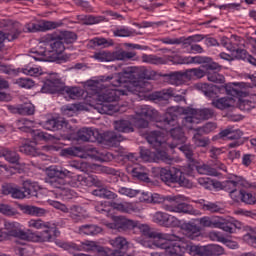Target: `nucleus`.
Listing matches in <instances>:
<instances>
[{
  "mask_svg": "<svg viewBox=\"0 0 256 256\" xmlns=\"http://www.w3.org/2000/svg\"><path fill=\"white\" fill-rule=\"evenodd\" d=\"M80 235H99L103 228L95 225V224H86L82 225L78 229Z\"/></svg>",
  "mask_w": 256,
  "mask_h": 256,
  "instance_id": "8fccbe9b",
  "label": "nucleus"
},
{
  "mask_svg": "<svg viewBox=\"0 0 256 256\" xmlns=\"http://www.w3.org/2000/svg\"><path fill=\"white\" fill-rule=\"evenodd\" d=\"M137 56V52H127L124 50L118 51H100L94 54V59L97 61L109 62V61H127Z\"/></svg>",
  "mask_w": 256,
  "mask_h": 256,
  "instance_id": "f8f14e48",
  "label": "nucleus"
},
{
  "mask_svg": "<svg viewBox=\"0 0 256 256\" xmlns=\"http://www.w3.org/2000/svg\"><path fill=\"white\" fill-rule=\"evenodd\" d=\"M164 77L167 78V81H169V83L171 85H185L187 83V81H189L187 79V70L185 72H171L169 74H165Z\"/></svg>",
  "mask_w": 256,
  "mask_h": 256,
  "instance_id": "473e14b6",
  "label": "nucleus"
},
{
  "mask_svg": "<svg viewBox=\"0 0 256 256\" xmlns=\"http://www.w3.org/2000/svg\"><path fill=\"white\" fill-rule=\"evenodd\" d=\"M80 179L82 181V187H101L103 185V181L96 175H82Z\"/></svg>",
  "mask_w": 256,
  "mask_h": 256,
  "instance_id": "a18cd8bd",
  "label": "nucleus"
},
{
  "mask_svg": "<svg viewBox=\"0 0 256 256\" xmlns=\"http://www.w3.org/2000/svg\"><path fill=\"white\" fill-rule=\"evenodd\" d=\"M131 175L138 181H143L144 183H151V178H149V174L146 172L145 167L136 166L132 168Z\"/></svg>",
  "mask_w": 256,
  "mask_h": 256,
  "instance_id": "58836bf2",
  "label": "nucleus"
},
{
  "mask_svg": "<svg viewBox=\"0 0 256 256\" xmlns=\"http://www.w3.org/2000/svg\"><path fill=\"white\" fill-rule=\"evenodd\" d=\"M199 89L204 93L206 97H215L217 93H223V91H226L227 95H239V91H237L235 88H231L229 86H217L213 84H200Z\"/></svg>",
  "mask_w": 256,
  "mask_h": 256,
  "instance_id": "aec40b11",
  "label": "nucleus"
},
{
  "mask_svg": "<svg viewBox=\"0 0 256 256\" xmlns=\"http://www.w3.org/2000/svg\"><path fill=\"white\" fill-rule=\"evenodd\" d=\"M218 229H222L225 233L232 234L235 233L237 229H241V224L238 222H231L229 219L224 218L222 219V222H220Z\"/></svg>",
  "mask_w": 256,
  "mask_h": 256,
  "instance_id": "c03bdc74",
  "label": "nucleus"
},
{
  "mask_svg": "<svg viewBox=\"0 0 256 256\" xmlns=\"http://www.w3.org/2000/svg\"><path fill=\"white\" fill-rule=\"evenodd\" d=\"M110 244L114 247V250L108 256H125L127 249H129V242L124 237H116L110 240Z\"/></svg>",
  "mask_w": 256,
  "mask_h": 256,
  "instance_id": "bb28decb",
  "label": "nucleus"
},
{
  "mask_svg": "<svg viewBox=\"0 0 256 256\" xmlns=\"http://www.w3.org/2000/svg\"><path fill=\"white\" fill-rule=\"evenodd\" d=\"M29 227L33 229H40L41 232L38 233H30L32 241L36 243H45L47 241H51L54 237H59V230H57V226L55 224H51V222H45L41 219H31L28 222Z\"/></svg>",
  "mask_w": 256,
  "mask_h": 256,
  "instance_id": "423d86ee",
  "label": "nucleus"
},
{
  "mask_svg": "<svg viewBox=\"0 0 256 256\" xmlns=\"http://www.w3.org/2000/svg\"><path fill=\"white\" fill-rule=\"evenodd\" d=\"M167 247V255L183 256L185 253L192 256H207V246L195 245L191 242H172Z\"/></svg>",
  "mask_w": 256,
  "mask_h": 256,
  "instance_id": "0eeeda50",
  "label": "nucleus"
},
{
  "mask_svg": "<svg viewBox=\"0 0 256 256\" xmlns=\"http://www.w3.org/2000/svg\"><path fill=\"white\" fill-rule=\"evenodd\" d=\"M137 226V221L128 219L124 216H114L113 223L106 224L108 229H115L119 231V233H123L125 231H133Z\"/></svg>",
  "mask_w": 256,
  "mask_h": 256,
  "instance_id": "a211bd4d",
  "label": "nucleus"
},
{
  "mask_svg": "<svg viewBox=\"0 0 256 256\" xmlns=\"http://www.w3.org/2000/svg\"><path fill=\"white\" fill-rule=\"evenodd\" d=\"M159 177L163 183L166 185H171V183H178L180 187H191V181L185 178V174L181 169L176 167L171 168H161L159 171Z\"/></svg>",
  "mask_w": 256,
  "mask_h": 256,
  "instance_id": "9b49d317",
  "label": "nucleus"
},
{
  "mask_svg": "<svg viewBox=\"0 0 256 256\" xmlns=\"http://www.w3.org/2000/svg\"><path fill=\"white\" fill-rule=\"evenodd\" d=\"M64 84L65 83L59 78L47 79L41 88V92L50 95H61Z\"/></svg>",
  "mask_w": 256,
  "mask_h": 256,
  "instance_id": "b1692460",
  "label": "nucleus"
},
{
  "mask_svg": "<svg viewBox=\"0 0 256 256\" xmlns=\"http://www.w3.org/2000/svg\"><path fill=\"white\" fill-rule=\"evenodd\" d=\"M114 127L119 133H133L135 129L129 120H118L114 122Z\"/></svg>",
  "mask_w": 256,
  "mask_h": 256,
  "instance_id": "de8ad7c7",
  "label": "nucleus"
},
{
  "mask_svg": "<svg viewBox=\"0 0 256 256\" xmlns=\"http://www.w3.org/2000/svg\"><path fill=\"white\" fill-rule=\"evenodd\" d=\"M120 77L124 83H135V79H151V76L147 74V70L139 72V68L128 66L123 68L122 72H119Z\"/></svg>",
  "mask_w": 256,
  "mask_h": 256,
  "instance_id": "6ab92c4d",
  "label": "nucleus"
},
{
  "mask_svg": "<svg viewBox=\"0 0 256 256\" xmlns=\"http://www.w3.org/2000/svg\"><path fill=\"white\" fill-rule=\"evenodd\" d=\"M69 173V170L63 169L62 167L50 166L46 170L47 176L45 177V183L52 187V189H57L58 195L66 201L75 197V191L65 187V178Z\"/></svg>",
  "mask_w": 256,
  "mask_h": 256,
  "instance_id": "f03ea898",
  "label": "nucleus"
},
{
  "mask_svg": "<svg viewBox=\"0 0 256 256\" xmlns=\"http://www.w3.org/2000/svg\"><path fill=\"white\" fill-rule=\"evenodd\" d=\"M16 85L23 89H31V87L35 86V82L30 78H19L16 80Z\"/></svg>",
  "mask_w": 256,
  "mask_h": 256,
  "instance_id": "338daca9",
  "label": "nucleus"
},
{
  "mask_svg": "<svg viewBox=\"0 0 256 256\" xmlns=\"http://www.w3.org/2000/svg\"><path fill=\"white\" fill-rule=\"evenodd\" d=\"M0 213H2V215H6L7 217H13L19 212H17V209L11 207L9 204H0Z\"/></svg>",
  "mask_w": 256,
  "mask_h": 256,
  "instance_id": "680f3d73",
  "label": "nucleus"
},
{
  "mask_svg": "<svg viewBox=\"0 0 256 256\" xmlns=\"http://www.w3.org/2000/svg\"><path fill=\"white\" fill-rule=\"evenodd\" d=\"M118 193L120 195H125L126 197H137V195L141 193V190H135L133 188H128V187H120L118 189Z\"/></svg>",
  "mask_w": 256,
  "mask_h": 256,
  "instance_id": "0e129e2a",
  "label": "nucleus"
},
{
  "mask_svg": "<svg viewBox=\"0 0 256 256\" xmlns=\"http://www.w3.org/2000/svg\"><path fill=\"white\" fill-rule=\"evenodd\" d=\"M63 22H53V21H42L40 23H29L25 25V29L28 33H39L43 31H51V29H57L61 27Z\"/></svg>",
  "mask_w": 256,
  "mask_h": 256,
  "instance_id": "5701e85b",
  "label": "nucleus"
},
{
  "mask_svg": "<svg viewBox=\"0 0 256 256\" xmlns=\"http://www.w3.org/2000/svg\"><path fill=\"white\" fill-rule=\"evenodd\" d=\"M202 67L205 69V71H207V74L211 73V71H221V65H219L217 62H213V58H210V60L202 65Z\"/></svg>",
  "mask_w": 256,
  "mask_h": 256,
  "instance_id": "69168bd1",
  "label": "nucleus"
},
{
  "mask_svg": "<svg viewBox=\"0 0 256 256\" xmlns=\"http://www.w3.org/2000/svg\"><path fill=\"white\" fill-rule=\"evenodd\" d=\"M20 115H34L35 114V106L30 103V102H26L23 104H20Z\"/></svg>",
  "mask_w": 256,
  "mask_h": 256,
  "instance_id": "052dcab7",
  "label": "nucleus"
},
{
  "mask_svg": "<svg viewBox=\"0 0 256 256\" xmlns=\"http://www.w3.org/2000/svg\"><path fill=\"white\" fill-rule=\"evenodd\" d=\"M115 43L113 42V39H107V38H99V37H95L93 39H91L89 41V45L90 47H103V48H107V47H113Z\"/></svg>",
  "mask_w": 256,
  "mask_h": 256,
  "instance_id": "603ef678",
  "label": "nucleus"
},
{
  "mask_svg": "<svg viewBox=\"0 0 256 256\" xmlns=\"http://www.w3.org/2000/svg\"><path fill=\"white\" fill-rule=\"evenodd\" d=\"M114 37H132L133 31L129 30V28H118L114 32Z\"/></svg>",
  "mask_w": 256,
  "mask_h": 256,
  "instance_id": "774afa93",
  "label": "nucleus"
},
{
  "mask_svg": "<svg viewBox=\"0 0 256 256\" xmlns=\"http://www.w3.org/2000/svg\"><path fill=\"white\" fill-rule=\"evenodd\" d=\"M68 213L73 223H82V221H85V219L89 217V215H87V210L79 205L71 206Z\"/></svg>",
  "mask_w": 256,
  "mask_h": 256,
  "instance_id": "c756f323",
  "label": "nucleus"
},
{
  "mask_svg": "<svg viewBox=\"0 0 256 256\" xmlns=\"http://www.w3.org/2000/svg\"><path fill=\"white\" fill-rule=\"evenodd\" d=\"M172 97L177 103H180V101L185 99V97L175 93V91L171 88L159 92H154L150 94L149 99L154 103H158V105H169V99H172Z\"/></svg>",
  "mask_w": 256,
  "mask_h": 256,
  "instance_id": "f3484780",
  "label": "nucleus"
},
{
  "mask_svg": "<svg viewBox=\"0 0 256 256\" xmlns=\"http://www.w3.org/2000/svg\"><path fill=\"white\" fill-rule=\"evenodd\" d=\"M194 170H196L200 175H210L212 177H217L219 175V172H217V169L207 164H203L202 166H199V160H197Z\"/></svg>",
  "mask_w": 256,
  "mask_h": 256,
  "instance_id": "3c124183",
  "label": "nucleus"
},
{
  "mask_svg": "<svg viewBox=\"0 0 256 256\" xmlns=\"http://www.w3.org/2000/svg\"><path fill=\"white\" fill-rule=\"evenodd\" d=\"M122 95H127L125 90L119 89H108L98 95V100L102 101L100 105L97 106L98 113L102 115H113L114 113H119V106L113 105L119 101Z\"/></svg>",
  "mask_w": 256,
  "mask_h": 256,
  "instance_id": "39448f33",
  "label": "nucleus"
},
{
  "mask_svg": "<svg viewBox=\"0 0 256 256\" xmlns=\"http://www.w3.org/2000/svg\"><path fill=\"white\" fill-rule=\"evenodd\" d=\"M175 123H177V120H175L173 125H169L168 129L166 130V131H170V135L172 139L171 142H166L170 149H175L179 147V145H183V143L187 141V137H185V132H183V128L181 127L170 128L175 126Z\"/></svg>",
  "mask_w": 256,
  "mask_h": 256,
  "instance_id": "412c9836",
  "label": "nucleus"
},
{
  "mask_svg": "<svg viewBox=\"0 0 256 256\" xmlns=\"http://www.w3.org/2000/svg\"><path fill=\"white\" fill-rule=\"evenodd\" d=\"M50 47L52 53L56 54L54 59H52L51 61H55L59 65H61L62 63H67V61H71V54H63V51H65V43L62 42L61 39H59V36L57 34H52Z\"/></svg>",
  "mask_w": 256,
  "mask_h": 256,
  "instance_id": "2eb2a0df",
  "label": "nucleus"
},
{
  "mask_svg": "<svg viewBox=\"0 0 256 256\" xmlns=\"http://www.w3.org/2000/svg\"><path fill=\"white\" fill-rule=\"evenodd\" d=\"M43 129L46 131H66L69 135V139H74L75 141H82L83 143H89V141H94L97 139L99 132H95L93 128H81L75 134V128L69 124V121L65 118H55L52 117L44 122H42Z\"/></svg>",
  "mask_w": 256,
  "mask_h": 256,
  "instance_id": "f257e3e1",
  "label": "nucleus"
},
{
  "mask_svg": "<svg viewBox=\"0 0 256 256\" xmlns=\"http://www.w3.org/2000/svg\"><path fill=\"white\" fill-rule=\"evenodd\" d=\"M20 209L24 213V215H30L32 217H43L47 210L41 207L33 206V205H21Z\"/></svg>",
  "mask_w": 256,
  "mask_h": 256,
  "instance_id": "4c0bfd02",
  "label": "nucleus"
},
{
  "mask_svg": "<svg viewBox=\"0 0 256 256\" xmlns=\"http://www.w3.org/2000/svg\"><path fill=\"white\" fill-rule=\"evenodd\" d=\"M141 59L142 63H148L149 65H167V58L155 54H143Z\"/></svg>",
  "mask_w": 256,
  "mask_h": 256,
  "instance_id": "ea45409f",
  "label": "nucleus"
},
{
  "mask_svg": "<svg viewBox=\"0 0 256 256\" xmlns=\"http://www.w3.org/2000/svg\"><path fill=\"white\" fill-rule=\"evenodd\" d=\"M212 105L216 109H220V111H225V109H230V107H233V105H235V99L231 97L214 99L212 101Z\"/></svg>",
  "mask_w": 256,
  "mask_h": 256,
  "instance_id": "e433bc0d",
  "label": "nucleus"
},
{
  "mask_svg": "<svg viewBox=\"0 0 256 256\" xmlns=\"http://www.w3.org/2000/svg\"><path fill=\"white\" fill-rule=\"evenodd\" d=\"M60 95H63L66 99H79L83 95V89L79 86H66L64 84Z\"/></svg>",
  "mask_w": 256,
  "mask_h": 256,
  "instance_id": "72a5a7b5",
  "label": "nucleus"
},
{
  "mask_svg": "<svg viewBox=\"0 0 256 256\" xmlns=\"http://www.w3.org/2000/svg\"><path fill=\"white\" fill-rule=\"evenodd\" d=\"M186 77L188 81L202 79V77H205V71L200 68L188 69L186 70Z\"/></svg>",
  "mask_w": 256,
  "mask_h": 256,
  "instance_id": "6e6d98bb",
  "label": "nucleus"
},
{
  "mask_svg": "<svg viewBox=\"0 0 256 256\" xmlns=\"http://www.w3.org/2000/svg\"><path fill=\"white\" fill-rule=\"evenodd\" d=\"M22 28H19V26L14 25V26H10L9 30L7 32H3L0 31V45L1 43H4L5 40L7 39V41H15L16 39H19V35H21V33H23Z\"/></svg>",
  "mask_w": 256,
  "mask_h": 256,
  "instance_id": "7c9ffc66",
  "label": "nucleus"
},
{
  "mask_svg": "<svg viewBox=\"0 0 256 256\" xmlns=\"http://www.w3.org/2000/svg\"><path fill=\"white\" fill-rule=\"evenodd\" d=\"M153 221L160 227H178L179 219L167 214V212L158 211L153 215Z\"/></svg>",
  "mask_w": 256,
  "mask_h": 256,
  "instance_id": "4be33fe9",
  "label": "nucleus"
},
{
  "mask_svg": "<svg viewBox=\"0 0 256 256\" xmlns=\"http://www.w3.org/2000/svg\"><path fill=\"white\" fill-rule=\"evenodd\" d=\"M147 141L156 151L154 152V157L157 161H163L164 163H171L173 158L165 152V150H161V147H169L167 142L163 140V133L160 131H152L147 136Z\"/></svg>",
  "mask_w": 256,
  "mask_h": 256,
  "instance_id": "9d476101",
  "label": "nucleus"
},
{
  "mask_svg": "<svg viewBox=\"0 0 256 256\" xmlns=\"http://www.w3.org/2000/svg\"><path fill=\"white\" fill-rule=\"evenodd\" d=\"M96 139L99 143L108 145V147H117L119 146V143L123 141V136L117 135L115 132L106 131L102 134H96Z\"/></svg>",
  "mask_w": 256,
  "mask_h": 256,
  "instance_id": "393cba45",
  "label": "nucleus"
},
{
  "mask_svg": "<svg viewBox=\"0 0 256 256\" xmlns=\"http://www.w3.org/2000/svg\"><path fill=\"white\" fill-rule=\"evenodd\" d=\"M179 151H181L186 158L188 163V169L190 171H195L197 165V158L195 156V146L191 144H180L178 146Z\"/></svg>",
  "mask_w": 256,
  "mask_h": 256,
  "instance_id": "a878e982",
  "label": "nucleus"
},
{
  "mask_svg": "<svg viewBox=\"0 0 256 256\" xmlns=\"http://www.w3.org/2000/svg\"><path fill=\"white\" fill-rule=\"evenodd\" d=\"M0 157H3L10 165H21V156L17 150L11 148H2L0 150Z\"/></svg>",
  "mask_w": 256,
  "mask_h": 256,
  "instance_id": "c85d7f7f",
  "label": "nucleus"
},
{
  "mask_svg": "<svg viewBox=\"0 0 256 256\" xmlns=\"http://www.w3.org/2000/svg\"><path fill=\"white\" fill-rule=\"evenodd\" d=\"M197 203H199L203 211H209V213H221V211H223V208H221V206L214 202L201 199L198 200Z\"/></svg>",
  "mask_w": 256,
  "mask_h": 256,
  "instance_id": "49530a36",
  "label": "nucleus"
},
{
  "mask_svg": "<svg viewBox=\"0 0 256 256\" xmlns=\"http://www.w3.org/2000/svg\"><path fill=\"white\" fill-rule=\"evenodd\" d=\"M18 151L20 153H24V155H28L29 157H37L39 155L37 148L30 144H23L19 146Z\"/></svg>",
  "mask_w": 256,
  "mask_h": 256,
  "instance_id": "5fc2aeb1",
  "label": "nucleus"
},
{
  "mask_svg": "<svg viewBox=\"0 0 256 256\" xmlns=\"http://www.w3.org/2000/svg\"><path fill=\"white\" fill-rule=\"evenodd\" d=\"M103 186V182L101 186H96L97 189L92 190V195H94V197H99L100 199H117V194H115V192H112Z\"/></svg>",
  "mask_w": 256,
  "mask_h": 256,
  "instance_id": "c9c22d12",
  "label": "nucleus"
},
{
  "mask_svg": "<svg viewBox=\"0 0 256 256\" xmlns=\"http://www.w3.org/2000/svg\"><path fill=\"white\" fill-rule=\"evenodd\" d=\"M186 113L190 116H186L183 119L182 123L185 126L195 123V119H199V121H208V119H213V117H215V110L212 108H188Z\"/></svg>",
  "mask_w": 256,
  "mask_h": 256,
  "instance_id": "ddd939ff",
  "label": "nucleus"
},
{
  "mask_svg": "<svg viewBox=\"0 0 256 256\" xmlns=\"http://www.w3.org/2000/svg\"><path fill=\"white\" fill-rule=\"evenodd\" d=\"M135 229H138L147 239H154L153 245L158 247V249H164L165 253H167L169 245L171 244V235L165 233H159L152 230L150 225L141 224V222L137 221Z\"/></svg>",
  "mask_w": 256,
  "mask_h": 256,
  "instance_id": "1a4fd4ad",
  "label": "nucleus"
},
{
  "mask_svg": "<svg viewBox=\"0 0 256 256\" xmlns=\"http://www.w3.org/2000/svg\"><path fill=\"white\" fill-rule=\"evenodd\" d=\"M225 253V249L220 245L206 246V256H219Z\"/></svg>",
  "mask_w": 256,
  "mask_h": 256,
  "instance_id": "4d7b16f0",
  "label": "nucleus"
},
{
  "mask_svg": "<svg viewBox=\"0 0 256 256\" xmlns=\"http://www.w3.org/2000/svg\"><path fill=\"white\" fill-rule=\"evenodd\" d=\"M151 199L154 203H162V209L169 213H182L183 215H199V211L193 208V205L181 202L183 196H166L162 197L159 194H152Z\"/></svg>",
  "mask_w": 256,
  "mask_h": 256,
  "instance_id": "7ed1b4c3",
  "label": "nucleus"
},
{
  "mask_svg": "<svg viewBox=\"0 0 256 256\" xmlns=\"http://www.w3.org/2000/svg\"><path fill=\"white\" fill-rule=\"evenodd\" d=\"M137 115L139 117H144V119H148L149 121H156L158 124L157 127L167 131L169 129V125H174L175 121H177V114L175 112L167 111L163 116L159 117V112L149 105H142L140 109L137 111Z\"/></svg>",
  "mask_w": 256,
  "mask_h": 256,
  "instance_id": "20e7f679",
  "label": "nucleus"
},
{
  "mask_svg": "<svg viewBox=\"0 0 256 256\" xmlns=\"http://www.w3.org/2000/svg\"><path fill=\"white\" fill-rule=\"evenodd\" d=\"M220 139H230V141H241V137H243V131L240 129L232 130V129H224L219 133Z\"/></svg>",
  "mask_w": 256,
  "mask_h": 256,
  "instance_id": "79ce46f5",
  "label": "nucleus"
},
{
  "mask_svg": "<svg viewBox=\"0 0 256 256\" xmlns=\"http://www.w3.org/2000/svg\"><path fill=\"white\" fill-rule=\"evenodd\" d=\"M239 185H243V183L236 178V180H226L221 184V187L224 191H227L230 194L231 199L234 201L237 200V195L239 193L237 187H239Z\"/></svg>",
  "mask_w": 256,
  "mask_h": 256,
  "instance_id": "2f4dec72",
  "label": "nucleus"
},
{
  "mask_svg": "<svg viewBox=\"0 0 256 256\" xmlns=\"http://www.w3.org/2000/svg\"><path fill=\"white\" fill-rule=\"evenodd\" d=\"M58 247L64 249V251H92L93 250V242H82L81 245H77L72 242H56Z\"/></svg>",
  "mask_w": 256,
  "mask_h": 256,
  "instance_id": "cd10ccee",
  "label": "nucleus"
},
{
  "mask_svg": "<svg viewBox=\"0 0 256 256\" xmlns=\"http://www.w3.org/2000/svg\"><path fill=\"white\" fill-rule=\"evenodd\" d=\"M218 229H222L225 233L232 234L235 233L237 229H241V224L238 222H231L229 219L224 218L222 219V222H220Z\"/></svg>",
  "mask_w": 256,
  "mask_h": 256,
  "instance_id": "37998d69",
  "label": "nucleus"
},
{
  "mask_svg": "<svg viewBox=\"0 0 256 256\" xmlns=\"http://www.w3.org/2000/svg\"><path fill=\"white\" fill-rule=\"evenodd\" d=\"M57 36L63 43H66V45H71L77 41V34L75 32L61 31Z\"/></svg>",
  "mask_w": 256,
  "mask_h": 256,
  "instance_id": "864d4df0",
  "label": "nucleus"
},
{
  "mask_svg": "<svg viewBox=\"0 0 256 256\" xmlns=\"http://www.w3.org/2000/svg\"><path fill=\"white\" fill-rule=\"evenodd\" d=\"M182 229L188 239L195 240L197 237L201 236V227L197 226L195 223H184L182 224Z\"/></svg>",
  "mask_w": 256,
  "mask_h": 256,
  "instance_id": "f704fd0d",
  "label": "nucleus"
},
{
  "mask_svg": "<svg viewBox=\"0 0 256 256\" xmlns=\"http://www.w3.org/2000/svg\"><path fill=\"white\" fill-rule=\"evenodd\" d=\"M167 63L171 61L174 65H189V56L174 55L168 56Z\"/></svg>",
  "mask_w": 256,
  "mask_h": 256,
  "instance_id": "13d9d810",
  "label": "nucleus"
},
{
  "mask_svg": "<svg viewBox=\"0 0 256 256\" xmlns=\"http://www.w3.org/2000/svg\"><path fill=\"white\" fill-rule=\"evenodd\" d=\"M207 79L212 83H219L220 85H222V83H225V76L219 74L218 72H208Z\"/></svg>",
  "mask_w": 256,
  "mask_h": 256,
  "instance_id": "e2e57ef3",
  "label": "nucleus"
},
{
  "mask_svg": "<svg viewBox=\"0 0 256 256\" xmlns=\"http://www.w3.org/2000/svg\"><path fill=\"white\" fill-rule=\"evenodd\" d=\"M2 194L10 195L12 199H31V197H39L37 186L29 181H25L23 187L11 183L3 184Z\"/></svg>",
  "mask_w": 256,
  "mask_h": 256,
  "instance_id": "6e6552de",
  "label": "nucleus"
},
{
  "mask_svg": "<svg viewBox=\"0 0 256 256\" xmlns=\"http://www.w3.org/2000/svg\"><path fill=\"white\" fill-rule=\"evenodd\" d=\"M211 61V57L207 56H188V65L195 64V65H205Z\"/></svg>",
  "mask_w": 256,
  "mask_h": 256,
  "instance_id": "bf43d9fd",
  "label": "nucleus"
},
{
  "mask_svg": "<svg viewBox=\"0 0 256 256\" xmlns=\"http://www.w3.org/2000/svg\"><path fill=\"white\" fill-rule=\"evenodd\" d=\"M125 84L123 78L119 73L112 74L110 76H99L97 80H89L87 82L88 87H121Z\"/></svg>",
  "mask_w": 256,
  "mask_h": 256,
  "instance_id": "dca6fc26",
  "label": "nucleus"
},
{
  "mask_svg": "<svg viewBox=\"0 0 256 256\" xmlns=\"http://www.w3.org/2000/svg\"><path fill=\"white\" fill-rule=\"evenodd\" d=\"M10 237L27 240L29 233L23 231L17 222H5L4 229L0 230V241H6Z\"/></svg>",
  "mask_w": 256,
  "mask_h": 256,
  "instance_id": "4468645a",
  "label": "nucleus"
},
{
  "mask_svg": "<svg viewBox=\"0 0 256 256\" xmlns=\"http://www.w3.org/2000/svg\"><path fill=\"white\" fill-rule=\"evenodd\" d=\"M234 201H242V203H246V205H255L256 197L246 190H239L237 194V200Z\"/></svg>",
  "mask_w": 256,
  "mask_h": 256,
  "instance_id": "09e8293b",
  "label": "nucleus"
},
{
  "mask_svg": "<svg viewBox=\"0 0 256 256\" xmlns=\"http://www.w3.org/2000/svg\"><path fill=\"white\" fill-rule=\"evenodd\" d=\"M210 153V157L211 159V165L212 167H215V169H225V164L221 163V161H219V155H221V153H223V150L221 148H217V147H212L209 151Z\"/></svg>",
  "mask_w": 256,
  "mask_h": 256,
  "instance_id": "a19ab883",
  "label": "nucleus"
}]
</instances>
